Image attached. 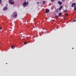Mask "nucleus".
Returning <instances> with one entry per match:
<instances>
[{
    "instance_id": "f257e3e1",
    "label": "nucleus",
    "mask_w": 76,
    "mask_h": 76,
    "mask_svg": "<svg viewBox=\"0 0 76 76\" xmlns=\"http://www.w3.org/2000/svg\"><path fill=\"white\" fill-rule=\"evenodd\" d=\"M8 3L9 4H13L15 3V2L14 1L12 2V0H9Z\"/></svg>"
},
{
    "instance_id": "f03ea898",
    "label": "nucleus",
    "mask_w": 76,
    "mask_h": 76,
    "mask_svg": "<svg viewBox=\"0 0 76 76\" xmlns=\"http://www.w3.org/2000/svg\"><path fill=\"white\" fill-rule=\"evenodd\" d=\"M28 2H26L25 1L24 3H23V6H26V5H28Z\"/></svg>"
},
{
    "instance_id": "7ed1b4c3",
    "label": "nucleus",
    "mask_w": 76,
    "mask_h": 76,
    "mask_svg": "<svg viewBox=\"0 0 76 76\" xmlns=\"http://www.w3.org/2000/svg\"><path fill=\"white\" fill-rule=\"evenodd\" d=\"M62 2L60 1H58V4H59V6L62 4Z\"/></svg>"
},
{
    "instance_id": "20e7f679",
    "label": "nucleus",
    "mask_w": 76,
    "mask_h": 76,
    "mask_svg": "<svg viewBox=\"0 0 76 76\" xmlns=\"http://www.w3.org/2000/svg\"><path fill=\"white\" fill-rule=\"evenodd\" d=\"M4 10H7V7H4L3 8Z\"/></svg>"
},
{
    "instance_id": "39448f33",
    "label": "nucleus",
    "mask_w": 76,
    "mask_h": 76,
    "mask_svg": "<svg viewBox=\"0 0 76 76\" xmlns=\"http://www.w3.org/2000/svg\"><path fill=\"white\" fill-rule=\"evenodd\" d=\"M50 12V10L47 9L46 10V13H48Z\"/></svg>"
},
{
    "instance_id": "423d86ee",
    "label": "nucleus",
    "mask_w": 76,
    "mask_h": 76,
    "mask_svg": "<svg viewBox=\"0 0 76 76\" xmlns=\"http://www.w3.org/2000/svg\"><path fill=\"white\" fill-rule=\"evenodd\" d=\"M76 5V3H73L71 5L72 7H73L74 6Z\"/></svg>"
},
{
    "instance_id": "0eeeda50",
    "label": "nucleus",
    "mask_w": 76,
    "mask_h": 76,
    "mask_svg": "<svg viewBox=\"0 0 76 76\" xmlns=\"http://www.w3.org/2000/svg\"><path fill=\"white\" fill-rule=\"evenodd\" d=\"M18 17V15L17 14H15L13 16V18H17Z\"/></svg>"
},
{
    "instance_id": "6e6552de",
    "label": "nucleus",
    "mask_w": 76,
    "mask_h": 76,
    "mask_svg": "<svg viewBox=\"0 0 76 76\" xmlns=\"http://www.w3.org/2000/svg\"><path fill=\"white\" fill-rule=\"evenodd\" d=\"M62 14H63V13H62L61 12H60L58 14V15L59 16H61Z\"/></svg>"
},
{
    "instance_id": "1a4fd4ad",
    "label": "nucleus",
    "mask_w": 76,
    "mask_h": 76,
    "mask_svg": "<svg viewBox=\"0 0 76 76\" xmlns=\"http://www.w3.org/2000/svg\"><path fill=\"white\" fill-rule=\"evenodd\" d=\"M63 5L61 6L59 8V10H61V9H62V8H63Z\"/></svg>"
},
{
    "instance_id": "9d476101",
    "label": "nucleus",
    "mask_w": 76,
    "mask_h": 76,
    "mask_svg": "<svg viewBox=\"0 0 76 76\" xmlns=\"http://www.w3.org/2000/svg\"><path fill=\"white\" fill-rule=\"evenodd\" d=\"M58 10H59V9L58 8L56 10V12L57 13H58L59 12L58 11Z\"/></svg>"
},
{
    "instance_id": "9b49d317",
    "label": "nucleus",
    "mask_w": 76,
    "mask_h": 76,
    "mask_svg": "<svg viewBox=\"0 0 76 76\" xmlns=\"http://www.w3.org/2000/svg\"><path fill=\"white\" fill-rule=\"evenodd\" d=\"M42 3H43V4H46V2H45V1H43Z\"/></svg>"
},
{
    "instance_id": "f8f14e48",
    "label": "nucleus",
    "mask_w": 76,
    "mask_h": 76,
    "mask_svg": "<svg viewBox=\"0 0 76 76\" xmlns=\"http://www.w3.org/2000/svg\"><path fill=\"white\" fill-rule=\"evenodd\" d=\"M14 48H15L14 45H12L11 47V48H12V49H14Z\"/></svg>"
},
{
    "instance_id": "ddd939ff",
    "label": "nucleus",
    "mask_w": 76,
    "mask_h": 76,
    "mask_svg": "<svg viewBox=\"0 0 76 76\" xmlns=\"http://www.w3.org/2000/svg\"><path fill=\"white\" fill-rule=\"evenodd\" d=\"M28 42H24V45H26L27 44H28Z\"/></svg>"
},
{
    "instance_id": "4468645a",
    "label": "nucleus",
    "mask_w": 76,
    "mask_h": 76,
    "mask_svg": "<svg viewBox=\"0 0 76 76\" xmlns=\"http://www.w3.org/2000/svg\"><path fill=\"white\" fill-rule=\"evenodd\" d=\"M55 18H58V15H56L55 16Z\"/></svg>"
},
{
    "instance_id": "2eb2a0df",
    "label": "nucleus",
    "mask_w": 76,
    "mask_h": 76,
    "mask_svg": "<svg viewBox=\"0 0 76 76\" xmlns=\"http://www.w3.org/2000/svg\"><path fill=\"white\" fill-rule=\"evenodd\" d=\"M41 3V2H37V5H38V4H40Z\"/></svg>"
},
{
    "instance_id": "dca6fc26",
    "label": "nucleus",
    "mask_w": 76,
    "mask_h": 76,
    "mask_svg": "<svg viewBox=\"0 0 76 76\" xmlns=\"http://www.w3.org/2000/svg\"><path fill=\"white\" fill-rule=\"evenodd\" d=\"M50 1L51 2H54L55 1V0H50Z\"/></svg>"
},
{
    "instance_id": "f3484780",
    "label": "nucleus",
    "mask_w": 76,
    "mask_h": 76,
    "mask_svg": "<svg viewBox=\"0 0 76 76\" xmlns=\"http://www.w3.org/2000/svg\"><path fill=\"white\" fill-rule=\"evenodd\" d=\"M67 11V10H65L64 11V12H66Z\"/></svg>"
},
{
    "instance_id": "a211bd4d",
    "label": "nucleus",
    "mask_w": 76,
    "mask_h": 76,
    "mask_svg": "<svg viewBox=\"0 0 76 76\" xmlns=\"http://www.w3.org/2000/svg\"><path fill=\"white\" fill-rule=\"evenodd\" d=\"M74 10H76V7H74Z\"/></svg>"
},
{
    "instance_id": "6ab92c4d",
    "label": "nucleus",
    "mask_w": 76,
    "mask_h": 76,
    "mask_svg": "<svg viewBox=\"0 0 76 76\" xmlns=\"http://www.w3.org/2000/svg\"><path fill=\"white\" fill-rule=\"evenodd\" d=\"M51 21H53V22H54V21H55V20H54L53 19H52L51 20Z\"/></svg>"
},
{
    "instance_id": "aec40b11",
    "label": "nucleus",
    "mask_w": 76,
    "mask_h": 76,
    "mask_svg": "<svg viewBox=\"0 0 76 76\" xmlns=\"http://www.w3.org/2000/svg\"><path fill=\"white\" fill-rule=\"evenodd\" d=\"M76 20H74L73 21V22H76Z\"/></svg>"
},
{
    "instance_id": "412c9836",
    "label": "nucleus",
    "mask_w": 76,
    "mask_h": 76,
    "mask_svg": "<svg viewBox=\"0 0 76 76\" xmlns=\"http://www.w3.org/2000/svg\"><path fill=\"white\" fill-rule=\"evenodd\" d=\"M66 1V0H62V1L63 2H64V1Z\"/></svg>"
},
{
    "instance_id": "4be33fe9",
    "label": "nucleus",
    "mask_w": 76,
    "mask_h": 76,
    "mask_svg": "<svg viewBox=\"0 0 76 76\" xmlns=\"http://www.w3.org/2000/svg\"><path fill=\"white\" fill-rule=\"evenodd\" d=\"M2 3V1L1 0H0V3Z\"/></svg>"
},
{
    "instance_id": "5701e85b",
    "label": "nucleus",
    "mask_w": 76,
    "mask_h": 76,
    "mask_svg": "<svg viewBox=\"0 0 76 76\" xmlns=\"http://www.w3.org/2000/svg\"><path fill=\"white\" fill-rule=\"evenodd\" d=\"M0 29H1H1H2V27H0Z\"/></svg>"
},
{
    "instance_id": "b1692460",
    "label": "nucleus",
    "mask_w": 76,
    "mask_h": 76,
    "mask_svg": "<svg viewBox=\"0 0 76 76\" xmlns=\"http://www.w3.org/2000/svg\"><path fill=\"white\" fill-rule=\"evenodd\" d=\"M76 7V5H75L74 6V7Z\"/></svg>"
},
{
    "instance_id": "393cba45",
    "label": "nucleus",
    "mask_w": 76,
    "mask_h": 76,
    "mask_svg": "<svg viewBox=\"0 0 76 76\" xmlns=\"http://www.w3.org/2000/svg\"><path fill=\"white\" fill-rule=\"evenodd\" d=\"M66 16H68V14H66Z\"/></svg>"
},
{
    "instance_id": "a878e982",
    "label": "nucleus",
    "mask_w": 76,
    "mask_h": 76,
    "mask_svg": "<svg viewBox=\"0 0 76 76\" xmlns=\"http://www.w3.org/2000/svg\"><path fill=\"white\" fill-rule=\"evenodd\" d=\"M74 49V48H72V49Z\"/></svg>"
},
{
    "instance_id": "bb28decb",
    "label": "nucleus",
    "mask_w": 76,
    "mask_h": 76,
    "mask_svg": "<svg viewBox=\"0 0 76 76\" xmlns=\"http://www.w3.org/2000/svg\"><path fill=\"white\" fill-rule=\"evenodd\" d=\"M23 37H24V36H23Z\"/></svg>"
},
{
    "instance_id": "cd10ccee",
    "label": "nucleus",
    "mask_w": 76,
    "mask_h": 76,
    "mask_svg": "<svg viewBox=\"0 0 76 76\" xmlns=\"http://www.w3.org/2000/svg\"><path fill=\"white\" fill-rule=\"evenodd\" d=\"M6 64H7V63H6Z\"/></svg>"
}]
</instances>
